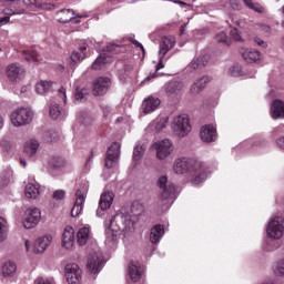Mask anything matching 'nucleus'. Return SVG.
I'll return each instance as SVG.
<instances>
[{"instance_id":"obj_50","label":"nucleus","mask_w":284,"mask_h":284,"mask_svg":"<svg viewBox=\"0 0 284 284\" xmlns=\"http://www.w3.org/2000/svg\"><path fill=\"white\" fill-rule=\"evenodd\" d=\"M230 77H241V67L234 65L229 69Z\"/></svg>"},{"instance_id":"obj_22","label":"nucleus","mask_w":284,"mask_h":284,"mask_svg":"<svg viewBox=\"0 0 284 284\" xmlns=\"http://www.w3.org/2000/svg\"><path fill=\"white\" fill-rule=\"evenodd\" d=\"M62 246L65 250H72L74 247V229L72 226H67L62 234Z\"/></svg>"},{"instance_id":"obj_33","label":"nucleus","mask_w":284,"mask_h":284,"mask_svg":"<svg viewBox=\"0 0 284 284\" xmlns=\"http://www.w3.org/2000/svg\"><path fill=\"white\" fill-rule=\"evenodd\" d=\"M91 234H90V227H82L78 231L77 234V240H78V245H87L88 242L90 241Z\"/></svg>"},{"instance_id":"obj_42","label":"nucleus","mask_w":284,"mask_h":284,"mask_svg":"<svg viewBox=\"0 0 284 284\" xmlns=\"http://www.w3.org/2000/svg\"><path fill=\"white\" fill-rule=\"evenodd\" d=\"M144 154H145V146L136 145L133 150V161H141Z\"/></svg>"},{"instance_id":"obj_61","label":"nucleus","mask_w":284,"mask_h":284,"mask_svg":"<svg viewBox=\"0 0 284 284\" xmlns=\"http://www.w3.org/2000/svg\"><path fill=\"white\" fill-rule=\"evenodd\" d=\"M260 30H262V32H265L266 34H270V32H272V28L267 24H260Z\"/></svg>"},{"instance_id":"obj_10","label":"nucleus","mask_w":284,"mask_h":284,"mask_svg":"<svg viewBox=\"0 0 284 284\" xmlns=\"http://www.w3.org/2000/svg\"><path fill=\"white\" fill-rule=\"evenodd\" d=\"M83 275V271L77 263L67 264L64 267V276L67 283L69 284H79L81 283V276Z\"/></svg>"},{"instance_id":"obj_55","label":"nucleus","mask_w":284,"mask_h":284,"mask_svg":"<svg viewBox=\"0 0 284 284\" xmlns=\"http://www.w3.org/2000/svg\"><path fill=\"white\" fill-rule=\"evenodd\" d=\"M216 41L219 43H227V34L225 32H221L216 36Z\"/></svg>"},{"instance_id":"obj_41","label":"nucleus","mask_w":284,"mask_h":284,"mask_svg":"<svg viewBox=\"0 0 284 284\" xmlns=\"http://www.w3.org/2000/svg\"><path fill=\"white\" fill-rule=\"evenodd\" d=\"M244 3L247 8L254 10V12H265V8L260 3L255 2L254 0H244Z\"/></svg>"},{"instance_id":"obj_19","label":"nucleus","mask_w":284,"mask_h":284,"mask_svg":"<svg viewBox=\"0 0 284 284\" xmlns=\"http://www.w3.org/2000/svg\"><path fill=\"white\" fill-rule=\"evenodd\" d=\"M164 92L168 97H179L183 93V82L179 80H171L164 84Z\"/></svg>"},{"instance_id":"obj_35","label":"nucleus","mask_w":284,"mask_h":284,"mask_svg":"<svg viewBox=\"0 0 284 284\" xmlns=\"http://www.w3.org/2000/svg\"><path fill=\"white\" fill-rule=\"evenodd\" d=\"M129 275H130L131 281L136 283V281H139V278H141V268H139V266L136 264L130 263L129 264Z\"/></svg>"},{"instance_id":"obj_13","label":"nucleus","mask_w":284,"mask_h":284,"mask_svg":"<svg viewBox=\"0 0 284 284\" xmlns=\"http://www.w3.org/2000/svg\"><path fill=\"white\" fill-rule=\"evenodd\" d=\"M200 139L203 143H214L219 139L216 133V126L212 124H205L200 129Z\"/></svg>"},{"instance_id":"obj_56","label":"nucleus","mask_w":284,"mask_h":284,"mask_svg":"<svg viewBox=\"0 0 284 284\" xmlns=\"http://www.w3.org/2000/svg\"><path fill=\"white\" fill-rule=\"evenodd\" d=\"M229 6L232 8V10H241V1L239 0H231Z\"/></svg>"},{"instance_id":"obj_30","label":"nucleus","mask_w":284,"mask_h":284,"mask_svg":"<svg viewBox=\"0 0 284 284\" xmlns=\"http://www.w3.org/2000/svg\"><path fill=\"white\" fill-rule=\"evenodd\" d=\"M271 114L273 119H284V102L281 100L273 101L271 105Z\"/></svg>"},{"instance_id":"obj_4","label":"nucleus","mask_w":284,"mask_h":284,"mask_svg":"<svg viewBox=\"0 0 284 284\" xmlns=\"http://www.w3.org/2000/svg\"><path fill=\"white\" fill-rule=\"evenodd\" d=\"M90 189V184L88 181L83 180L80 186L75 192V202L73 207L71 209V216L77 217L81 212H83V203H85V194H88V190Z\"/></svg>"},{"instance_id":"obj_52","label":"nucleus","mask_w":284,"mask_h":284,"mask_svg":"<svg viewBox=\"0 0 284 284\" xmlns=\"http://www.w3.org/2000/svg\"><path fill=\"white\" fill-rule=\"evenodd\" d=\"M59 103H65L68 97L65 95V88H60L58 91Z\"/></svg>"},{"instance_id":"obj_20","label":"nucleus","mask_w":284,"mask_h":284,"mask_svg":"<svg viewBox=\"0 0 284 284\" xmlns=\"http://www.w3.org/2000/svg\"><path fill=\"white\" fill-rule=\"evenodd\" d=\"M159 105H161V99L150 95L143 100L142 112L143 114H151V112L159 109Z\"/></svg>"},{"instance_id":"obj_2","label":"nucleus","mask_w":284,"mask_h":284,"mask_svg":"<svg viewBox=\"0 0 284 284\" xmlns=\"http://www.w3.org/2000/svg\"><path fill=\"white\" fill-rule=\"evenodd\" d=\"M119 221L122 222V225L126 232H132L134 230V221L131 215H115L109 220V222H104L105 227V245L110 248L116 247V243L119 241V232H121V226L116 225Z\"/></svg>"},{"instance_id":"obj_9","label":"nucleus","mask_w":284,"mask_h":284,"mask_svg":"<svg viewBox=\"0 0 284 284\" xmlns=\"http://www.w3.org/2000/svg\"><path fill=\"white\" fill-rule=\"evenodd\" d=\"M40 221L41 210L32 206L26 210L22 225L26 230H32V227H37V225H39Z\"/></svg>"},{"instance_id":"obj_16","label":"nucleus","mask_w":284,"mask_h":284,"mask_svg":"<svg viewBox=\"0 0 284 284\" xmlns=\"http://www.w3.org/2000/svg\"><path fill=\"white\" fill-rule=\"evenodd\" d=\"M207 83H210V77L204 75L199 78L190 85L189 94L191 97H199V94H201V92L207 88Z\"/></svg>"},{"instance_id":"obj_3","label":"nucleus","mask_w":284,"mask_h":284,"mask_svg":"<svg viewBox=\"0 0 284 284\" xmlns=\"http://www.w3.org/2000/svg\"><path fill=\"white\" fill-rule=\"evenodd\" d=\"M266 235L274 241H281L284 235V219L281 215H275L270 219L266 224Z\"/></svg>"},{"instance_id":"obj_8","label":"nucleus","mask_w":284,"mask_h":284,"mask_svg":"<svg viewBox=\"0 0 284 284\" xmlns=\"http://www.w3.org/2000/svg\"><path fill=\"white\" fill-rule=\"evenodd\" d=\"M172 128L175 136H180L181 139H183V136H187L192 130V126L190 125V118H187V115L175 116Z\"/></svg>"},{"instance_id":"obj_58","label":"nucleus","mask_w":284,"mask_h":284,"mask_svg":"<svg viewBox=\"0 0 284 284\" xmlns=\"http://www.w3.org/2000/svg\"><path fill=\"white\" fill-rule=\"evenodd\" d=\"M103 116L108 118L109 114H112V106L103 105L102 106Z\"/></svg>"},{"instance_id":"obj_34","label":"nucleus","mask_w":284,"mask_h":284,"mask_svg":"<svg viewBox=\"0 0 284 284\" xmlns=\"http://www.w3.org/2000/svg\"><path fill=\"white\" fill-rule=\"evenodd\" d=\"M13 172L12 169H4L0 173V187H8L9 183L12 182Z\"/></svg>"},{"instance_id":"obj_28","label":"nucleus","mask_w":284,"mask_h":284,"mask_svg":"<svg viewBox=\"0 0 284 284\" xmlns=\"http://www.w3.org/2000/svg\"><path fill=\"white\" fill-rule=\"evenodd\" d=\"M114 58L110 55V53H101L92 64V70H101L103 65H108V63H112Z\"/></svg>"},{"instance_id":"obj_29","label":"nucleus","mask_w":284,"mask_h":284,"mask_svg":"<svg viewBox=\"0 0 284 284\" xmlns=\"http://www.w3.org/2000/svg\"><path fill=\"white\" fill-rule=\"evenodd\" d=\"M1 274L4 278H12L17 274V264L12 261L4 262L1 267Z\"/></svg>"},{"instance_id":"obj_48","label":"nucleus","mask_w":284,"mask_h":284,"mask_svg":"<svg viewBox=\"0 0 284 284\" xmlns=\"http://www.w3.org/2000/svg\"><path fill=\"white\" fill-rule=\"evenodd\" d=\"M88 99V90L87 89H77L75 90V100L78 101H85Z\"/></svg>"},{"instance_id":"obj_51","label":"nucleus","mask_w":284,"mask_h":284,"mask_svg":"<svg viewBox=\"0 0 284 284\" xmlns=\"http://www.w3.org/2000/svg\"><path fill=\"white\" fill-rule=\"evenodd\" d=\"M34 284H54V280L49 277H38L34 281Z\"/></svg>"},{"instance_id":"obj_63","label":"nucleus","mask_w":284,"mask_h":284,"mask_svg":"<svg viewBox=\"0 0 284 284\" xmlns=\"http://www.w3.org/2000/svg\"><path fill=\"white\" fill-rule=\"evenodd\" d=\"M265 252H272V250H276V246H272V241H268L264 245Z\"/></svg>"},{"instance_id":"obj_62","label":"nucleus","mask_w":284,"mask_h":284,"mask_svg":"<svg viewBox=\"0 0 284 284\" xmlns=\"http://www.w3.org/2000/svg\"><path fill=\"white\" fill-rule=\"evenodd\" d=\"M276 145H277V148H280V150H284V135L280 136L276 140Z\"/></svg>"},{"instance_id":"obj_27","label":"nucleus","mask_w":284,"mask_h":284,"mask_svg":"<svg viewBox=\"0 0 284 284\" xmlns=\"http://www.w3.org/2000/svg\"><path fill=\"white\" fill-rule=\"evenodd\" d=\"M164 234H165V227H163V225H161V224L154 225L150 232V236H149L150 242L151 243H160L161 239H163Z\"/></svg>"},{"instance_id":"obj_31","label":"nucleus","mask_w":284,"mask_h":284,"mask_svg":"<svg viewBox=\"0 0 284 284\" xmlns=\"http://www.w3.org/2000/svg\"><path fill=\"white\" fill-rule=\"evenodd\" d=\"M54 85H57V83L42 80L36 84V92L38 94H48V92L54 90Z\"/></svg>"},{"instance_id":"obj_64","label":"nucleus","mask_w":284,"mask_h":284,"mask_svg":"<svg viewBox=\"0 0 284 284\" xmlns=\"http://www.w3.org/2000/svg\"><path fill=\"white\" fill-rule=\"evenodd\" d=\"M273 132L274 134H277V135L284 134V124H281L277 128H275Z\"/></svg>"},{"instance_id":"obj_37","label":"nucleus","mask_w":284,"mask_h":284,"mask_svg":"<svg viewBox=\"0 0 284 284\" xmlns=\"http://www.w3.org/2000/svg\"><path fill=\"white\" fill-rule=\"evenodd\" d=\"M3 6H8L2 10V14H6V17H13L14 14H26V10H20L14 7H10V3H6Z\"/></svg>"},{"instance_id":"obj_15","label":"nucleus","mask_w":284,"mask_h":284,"mask_svg":"<svg viewBox=\"0 0 284 284\" xmlns=\"http://www.w3.org/2000/svg\"><path fill=\"white\" fill-rule=\"evenodd\" d=\"M87 267L91 274H98V272H101V267H103V253L94 252L91 254L89 256Z\"/></svg>"},{"instance_id":"obj_46","label":"nucleus","mask_w":284,"mask_h":284,"mask_svg":"<svg viewBox=\"0 0 284 284\" xmlns=\"http://www.w3.org/2000/svg\"><path fill=\"white\" fill-rule=\"evenodd\" d=\"M36 8L38 10H54V9L59 8V3H57V2H53V3H41V2H38L36 4Z\"/></svg>"},{"instance_id":"obj_39","label":"nucleus","mask_w":284,"mask_h":284,"mask_svg":"<svg viewBox=\"0 0 284 284\" xmlns=\"http://www.w3.org/2000/svg\"><path fill=\"white\" fill-rule=\"evenodd\" d=\"M205 63L206 61L204 58H197L187 65V70L191 72H194V70H201V68H204Z\"/></svg>"},{"instance_id":"obj_57","label":"nucleus","mask_w":284,"mask_h":284,"mask_svg":"<svg viewBox=\"0 0 284 284\" xmlns=\"http://www.w3.org/2000/svg\"><path fill=\"white\" fill-rule=\"evenodd\" d=\"M231 37L234 41H241V33H239V29H232Z\"/></svg>"},{"instance_id":"obj_5","label":"nucleus","mask_w":284,"mask_h":284,"mask_svg":"<svg viewBox=\"0 0 284 284\" xmlns=\"http://www.w3.org/2000/svg\"><path fill=\"white\" fill-rule=\"evenodd\" d=\"M32 119H34V112L30 109L20 108L11 113V123L16 128H21V125L32 123Z\"/></svg>"},{"instance_id":"obj_25","label":"nucleus","mask_w":284,"mask_h":284,"mask_svg":"<svg viewBox=\"0 0 284 284\" xmlns=\"http://www.w3.org/2000/svg\"><path fill=\"white\" fill-rule=\"evenodd\" d=\"M41 194V185L37 182H30L24 187V196L27 199H37Z\"/></svg>"},{"instance_id":"obj_38","label":"nucleus","mask_w":284,"mask_h":284,"mask_svg":"<svg viewBox=\"0 0 284 284\" xmlns=\"http://www.w3.org/2000/svg\"><path fill=\"white\" fill-rule=\"evenodd\" d=\"M8 239V221L0 216V243Z\"/></svg>"},{"instance_id":"obj_47","label":"nucleus","mask_w":284,"mask_h":284,"mask_svg":"<svg viewBox=\"0 0 284 284\" xmlns=\"http://www.w3.org/2000/svg\"><path fill=\"white\" fill-rule=\"evenodd\" d=\"M2 3H9L10 4V8H12V10H26L23 9V7H21L22 2L21 0H4L2 1Z\"/></svg>"},{"instance_id":"obj_26","label":"nucleus","mask_w":284,"mask_h":284,"mask_svg":"<svg viewBox=\"0 0 284 284\" xmlns=\"http://www.w3.org/2000/svg\"><path fill=\"white\" fill-rule=\"evenodd\" d=\"M37 152H39V141L31 139L24 143V154L29 156V159H36Z\"/></svg>"},{"instance_id":"obj_6","label":"nucleus","mask_w":284,"mask_h":284,"mask_svg":"<svg viewBox=\"0 0 284 284\" xmlns=\"http://www.w3.org/2000/svg\"><path fill=\"white\" fill-rule=\"evenodd\" d=\"M152 150H155L156 159L159 161H165V159H169L174 152V144L170 141V139H164L153 143Z\"/></svg>"},{"instance_id":"obj_17","label":"nucleus","mask_w":284,"mask_h":284,"mask_svg":"<svg viewBox=\"0 0 284 284\" xmlns=\"http://www.w3.org/2000/svg\"><path fill=\"white\" fill-rule=\"evenodd\" d=\"M55 17L60 23H68L72 19H87L88 14H74L72 9H62L55 13Z\"/></svg>"},{"instance_id":"obj_54","label":"nucleus","mask_w":284,"mask_h":284,"mask_svg":"<svg viewBox=\"0 0 284 284\" xmlns=\"http://www.w3.org/2000/svg\"><path fill=\"white\" fill-rule=\"evenodd\" d=\"M21 2L26 8H37V4L39 3L37 0H21Z\"/></svg>"},{"instance_id":"obj_43","label":"nucleus","mask_w":284,"mask_h":284,"mask_svg":"<svg viewBox=\"0 0 284 284\" xmlns=\"http://www.w3.org/2000/svg\"><path fill=\"white\" fill-rule=\"evenodd\" d=\"M273 272L275 276H284V260H280L273 265Z\"/></svg>"},{"instance_id":"obj_59","label":"nucleus","mask_w":284,"mask_h":284,"mask_svg":"<svg viewBox=\"0 0 284 284\" xmlns=\"http://www.w3.org/2000/svg\"><path fill=\"white\" fill-rule=\"evenodd\" d=\"M254 41H255L256 45H258L260 48H267V42L263 41V39L254 38Z\"/></svg>"},{"instance_id":"obj_18","label":"nucleus","mask_w":284,"mask_h":284,"mask_svg":"<svg viewBox=\"0 0 284 284\" xmlns=\"http://www.w3.org/2000/svg\"><path fill=\"white\" fill-rule=\"evenodd\" d=\"M51 243H52V236L50 235L38 237L33 243L31 252H33L34 254H43L45 250H48Z\"/></svg>"},{"instance_id":"obj_24","label":"nucleus","mask_w":284,"mask_h":284,"mask_svg":"<svg viewBox=\"0 0 284 284\" xmlns=\"http://www.w3.org/2000/svg\"><path fill=\"white\" fill-rule=\"evenodd\" d=\"M175 43H176V39H174V37L163 38L160 43L159 57H161V59H164L165 54H168V52H170V50L174 48Z\"/></svg>"},{"instance_id":"obj_49","label":"nucleus","mask_w":284,"mask_h":284,"mask_svg":"<svg viewBox=\"0 0 284 284\" xmlns=\"http://www.w3.org/2000/svg\"><path fill=\"white\" fill-rule=\"evenodd\" d=\"M123 72L125 77H134L136 74V69L132 64H124Z\"/></svg>"},{"instance_id":"obj_53","label":"nucleus","mask_w":284,"mask_h":284,"mask_svg":"<svg viewBox=\"0 0 284 284\" xmlns=\"http://www.w3.org/2000/svg\"><path fill=\"white\" fill-rule=\"evenodd\" d=\"M53 199L55 201H63V199H65V191H63V190L54 191Z\"/></svg>"},{"instance_id":"obj_21","label":"nucleus","mask_w":284,"mask_h":284,"mask_svg":"<svg viewBox=\"0 0 284 284\" xmlns=\"http://www.w3.org/2000/svg\"><path fill=\"white\" fill-rule=\"evenodd\" d=\"M112 203H114V192L105 191L101 194L99 210L105 212V210H110V207H112Z\"/></svg>"},{"instance_id":"obj_12","label":"nucleus","mask_w":284,"mask_h":284,"mask_svg":"<svg viewBox=\"0 0 284 284\" xmlns=\"http://www.w3.org/2000/svg\"><path fill=\"white\" fill-rule=\"evenodd\" d=\"M120 154H121V144L119 142L111 144V146L106 151V158H105L106 170L114 168V164L116 163V161H119Z\"/></svg>"},{"instance_id":"obj_45","label":"nucleus","mask_w":284,"mask_h":284,"mask_svg":"<svg viewBox=\"0 0 284 284\" xmlns=\"http://www.w3.org/2000/svg\"><path fill=\"white\" fill-rule=\"evenodd\" d=\"M145 207L140 202H133L131 206V212L133 216H140V214H143Z\"/></svg>"},{"instance_id":"obj_1","label":"nucleus","mask_w":284,"mask_h":284,"mask_svg":"<svg viewBox=\"0 0 284 284\" xmlns=\"http://www.w3.org/2000/svg\"><path fill=\"white\" fill-rule=\"evenodd\" d=\"M174 174H189L190 183L193 185H201L207 181L210 176V168L207 164L194 158H180L173 163Z\"/></svg>"},{"instance_id":"obj_14","label":"nucleus","mask_w":284,"mask_h":284,"mask_svg":"<svg viewBox=\"0 0 284 284\" xmlns=\"http://www.w3.org/2000/svg\"><path fill=\"white\" fill-rule=\"evenodd\" d=\"M112 81L110 78H99L92 87L93 97H103L110 90Z\"/></svg>"},{"instance_id":"obj_44","label":"nucleus","mask_w":284,"mask_h":284,"mask_svg":"<svg viewBox=\"0 0 284 284\" xmlns=\"http://www.w3.org/2000/svg\"><path fill=\"white\" fill-rule=\"evenodd\" d=\"M168 125V120L166 119H160L155 124L151 123L149 128L152 130L154 128V132H161V130H164Z\"/></svg>"},{"instance_id":"obj_7","label":"nucleus","mask_w":284,"mask_h":284,"mask_svg":"<svg viewBox=\"0 0 284 284\" xmlns=\"http://www.w3.org/2000/svg\"><path fill=\"white\" fill-rule=\"evenodd\" d=\"M158 187L160 189V200L176 199V186L168 181V176L162 175L158 179Z\"/></svg>"},{"instance_id":"obj_40","label":"nucleus","mask_w":284,"mask_h":284,"mask_svg":"<svg viewBox=\"0 0 284 284\" xmlns=\"http://www.w3.org/2000/svg\"><path fill=\"white\" fill-rule=\"evenodd\" d=\"M22 59H24V61L34 63L39 61V54H37V51L34 50L22 51Z\"/></svg>"},{"instance_id":"obj_11","label":"nucleus","mask_w":284,"mask_h":284,"mask_svg":"<svg viewBox=\"0 0 284 284\" xmlns=\"http://www.w3.org/2000/svg\"><path fill=\"white\" fill-rule=\"evenodd\" d=\"M6 74L11 83H19L26 77V69L19 63H11L7 67Z\"/></svg>"},{"instance_id":"obj_36","label":"nucleus","mask_w":284,"mask_h":284,"mask_svg":"<svg viewBox=\"0 0 284 284\" xmlns=\"http://www.w3.org/2000/svg\"><path fill=\"white\" fill-rule=\"evenodd\" d=\"M49 113L51 119H54V120L61 119L63 118V114H65V112L61 111V108L57 103L51 104Z\"/></svg>"},{"instance_id":"obj_23","label":"nucleus","mask_w":284,"mask_h":284,"mask_svg":"<svg viewBox=\"0 0 284 284\" xmlns=\"http://www.w3.org/2000/svg\"><path fill=\"white\" fill-rule=\"evenodd\" d=\"M88 42H83L79 47V51H73L70 55V65H77V63H81L83 59H85V50H88Z\"/></svg>"},{"instance_id":"obj_60","label":"nucleus","mask_w":284,"mask_h":284,"mask_svg":"<svg viewBox=\"0 0 284 284\" xmlns=\"http://www.w3.org/2000/svg\"><path fill=\"white\" fill-rule=\"evenodd\" d=\"M8 23H10V17L9 16L0 18V28H3V26H8Z\"/></svg>"},{"instance_id":"obj_32","label":"nucleus","mask_w":284,"mask_h":284,"mask_svg":"<svg viewBox=\"0 0 284 284\" xmlns=\"http://www.w3.org/2000/svg\"><path fill=\"white\" fill-rule=\"evenodd\" d=\"M242 59H244L246 63H256V61L261 60V53L256 50L246 49L242 51Z\"/></svg>"}]
</instances>
